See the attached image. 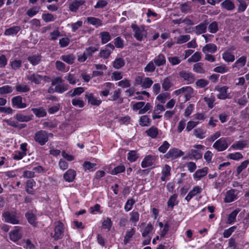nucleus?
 I'll return each mask as SVG.
<instances>
[{
  "instance_id": "64",
  "label": "nucleus",
  "mask_w": 249,
  "mask_h": 249,
  "mask_svg": "<svg viewBox=\"0 0 249 249\" xmlns=\"http://www.w3.org/2000/svg\"><path fill=\"white\" fill-rule=\"evenodd\" d=\"M190 39L189 35H181L177 38L176 43L178 44H181L187 42Z\"/></svg>"
},
{
  "instance_id": "10",
  "label": "nucleus",
  "mask_w": 249,
  "mask_h": 249,
  "mask_svg": "<svg viewBox=\"0 0 249 249\" xmlns=\"http://www.w3.org/2000/svg\"><path fill=\"white\" fill-rule=\"evenodd\" d=\"M179 75L187 84L193 83L195 81L194 75L191 72L186 71H182L179 73Z\"/></svg>"
},
{
  "instance_id": "59",
  "label": "nucleus",
  "mask_w": 249,
  "mask_h": 249,
  "mask_svg": "<svg viewBox=\"0 0 249 249\" xmlns=\"http://www.w3.org/2000/svg\"><path fill=\"white\" fill-rule=\"evenodd\" d=\"M28 61L33 65H37L40 61V57L38 55H33L28 57Z\"/></svg>"
},
{
  "instance_id": "47",
  "label": "nucleus",
  "mask_w": 249,
  "mask_h": 249,
  "mask_svg": "<svg viewBox=\"0 0 249 249\" xmlns=\"http://www.w3.org/2000/svg\"><path fill=\"white\" fill-rule=\"evenodd\" d=\"M147 135L152 139L156 138L159 133L158 129L154 126H152L146 131Z\"/></svg>"
},
{
  "instance_id": "9",
  "label": "nucleus",
  "mask_w": 249,
  "mask_h": 249,
  "mask_svg": "<svg viewBox=\"0 0 249 249\" xmlns=\"http://www.w3.org/2000/svg\"><path fill=\"white\" fill-rule=\"evenodd\" d=\"M235 48H228L222 54V58L225 62L231 63L234 61L235 57L231 51H234Z\"/></svg>"
},
{
  "instance_id": "27",
  "label": "nucleus",
  "mask_w": 249,
  "mask_h": 249,
  "mask_svg": "<svg viewBox=\"0 0 249 249\" xmlns=\"http://www.w3.org/2000/svg\"><path fill=\"white\" fill-rule=\"evenodd\" d=\"M85 3L84 0H76L72 1L69 5V10L71 12H76L80 7Z\"/></svg>"
},
{
  "instance_id": "16",
  "label": "nucleus",
  "mask_w": 249,
  "mask_h": 249,
  "mask_svg": "<svg viewBox=\"0 0 249 249\" xmlns=\"http://www.w3.org/2000/svg\"><path fill=\"white\" fill-rule=\"evenodd\" d=\"M4 220L5 222L13 224L18 223V217L14 213H5L3 214Z\"/></svg>"
},
{
  "instance_id": "29",
  "label": "nucleus",
  "mask_w": 249,
  "mask_h": 249,
  "mask_svg": "<svg viewBox=\"0 0 249 249\" xmlns=\"http://www.w3.org/2000/svg\"><path fill=\"white\" fill-rule=\"evenodd\" d=\"M183 95L185 98V101L189 100L195 95L194 89L190 86L184 87Z\"/></svg>"
},
{
  "instance_id": "49",
  "label": "nucleus",
  "mask_w": 249,
  "mask_h": 249,
  "mask_svg": "<svg viewBox=\"0 0 249 249\" xmlns=\"http://www.w3.org/2000/svg\"><path fill=\"white\" fill-rule=\"evenodd\" d=\"M40 10V7L39 6H34L27 11L26 14L29 17L32 18L38 13Z\"/></svg>"
},
{
  "instance_id": "8",
  "label": "nucleus",
  "mask_w": 249,
  "mask_h": 249,
  "mask_svg": "<svg viewBox=\"0 0 249 249\" xmlns=\"http://www.w3.org/2000/svg\"><path fill=\"white\" fill-rule=\"evenodd\" d=\"M64 231V225L60 221H57L54 223V234L52 237L55 240L60 239L62 237Z\"/></svg>"
},
{
  "instance_id": "44",
  "label": "nucleus",
  "mask_w": 249,
  "mask_h": 249,
  "mask_svg": "<svg viewBox=\"0 0 249 249\" xmlns=\"http://www.w3.org/2000/svg\"><path fill=\"white\" fill-rule=\"evenodd\" d=\"M177 197L178 196L177 194H174L170 196L167 202L168 208H170L172 209L175 206L178 204V201L177 200Z\"/></svg>"
},
{
  "instance_id": "12",
  "label": "nucleus",
  "mask_w": 249,
  "mask_h": 249,
  "mask_svg": "<svg viewBox=\"0 0 249 249\" xmlns=\"http://www.w3.org/2000/svg\"><path fill=\"white\" fill-rule=\"evenodd\" d=\"M238 194V191L235 189H231L228 190L225 195L224 198V202L226 203H231L236 200L237 197V196Z\"/></svg>"
},
{
  "instance_id": "52",
  "label": "nucleus",
  "mask_w": 249,
  "mask_h": 249,
  "mask_svg": "<svg viewBox=\"0 0 249 249\" xmlns=\"http://www.w3.org/2000/svg\"><path fill=\"white\" fill-rule=\"evenodd\" d=\"M193 71L198 73H204L205 72V70L203 68V64L200 62L194 65Z\"/></svg>"
},
{
  "instance_id": "56",
  "label": "nucleus",
  "mask_w": 249,
  "mask_h": 249,
  "mask_svg": "<svg viewBox=\"0 0 249 249\" xmlns=\"http://www.w3.org/2000/svg\"><path fill=\"white\" fill-rule=\"evenodd\" d=\"M14 88L9 85L3 86L0 87V95L10 93L13 92Z\"/></svg>"
},
{
  "instance_id": "36",
  "label": "nucleus",
  "mask_w": 249,
  "mask_h": 249,
  "mask_svg": "<svg viewBox=\"0 0 249 249\" xmlns=\"http://www.w3.org/2000/svg\"><path fill=\"white\" fill-rule=\"evenodd\" d=\"M206 131L202 128L198 127L194 130V136L199 139H202L206 137Z\"/></svg>"
},
{
  "instance_id": "14",
  "label": "nucleus",
  "mask_w": 249,
  "mask_h": 249,
  "mask_svg": "<svg viewBox=\"0 0 249 249\" xmlns=\"http://www.w3.org/2000/svg\"><path fill=\"white\" fill-rule=\"evenodd\" d=\"M182 155H183V152L181 150L177 148H172L164 155V157L168 159H175Z\"/></svg>"
},
{
  "instance_id": "51",
  "label": "nucleus",
  "mask_w": 249,
  "mask_h": 249,
  "mask_svg": "<svg viewBox=\"0 0 249 249\" xmlns=\"http://www.w3.org/2000/svg\"><path fill=\"white\" fill-rule=\"evenodd\" d=\"M25 216L29 223L33 226L36 225V217L34 213L32 212H28L26 213Z\"/></svg>"
},
{
  "instance_id": "25",
  "label": "nucleus",
  "mask_w": 249,
  "mask_h": 249,
  "mask_svg": "<svg viewBox=\"0 0 249 249\" xmlns=\"http://www.w3.org/2000/svg\"><path fill=\"white\" fill-rule=\"evenodd\" d=\"M171 168L170 166L166 164L163 168L161 172V180L163 181H166L169 179V177L171 175L170 173Z\"/></svg>"
},
{
  "instance_id": "48",
  "label": "nucleus",
  "mask_w": 249,
  "mask_h": 249,
  "mask_svg": "<svg viewBox=\"0 0 249 249\" xmlns=\"http://www.w3.org/2000/svg\"><path fill=\"white\" fill-rule=\"evenodd\" d=\"M201 58V53L200 52H196L188 59L189 63L197 62Z\"/></svg>"
},
{
  "instance_id": "31",
  "label": "nucleus",
  "mask_w": 249,
  "mask_h": 249,
  "mask_svg": "<svg viewBox=\"0 0 249 249\" xmlns=\"http://www.w3.org/2000/svg\"><path fill=\"white\" fill-rule=\"evenodd\" d=\"M10 239L16 242L19 240L21 237V234L19 232V230L18 227H16V228L11 231L9 233Z\"/></svg>"
},
{
  "instance_id": "32",
  "label": "nucleus",
  "mask_w": 249,
  "mask_h": 249,
  "mask_svg": "<svg viewBox=\"0 0 249 249\" xmlns=\"http://www.w3.org/2000/svg\"><path fill=\"white\" fill-rule=\"evenodd\" d=\"M129 221L131 222L133 225L135 226L136 225L137 223L139 221L140 219V214L137 212L133 210L129 213Z\"/></svg>"
},
{
  "instance_id": "15",
  "label": "nucleus",
  "mask_w": 249,
  "mask_h": 249,
  "mask_svg": "<svg viewBox=\"0 0 249 249\" xmlns=\"http://www.w3.org/2000/svg\"><path fill=\"white\" fill-rule=\"evenodd\" d=\"M12 104L13 107L18 108H24L27 107L26 104L22 102V97L19 95L12 99Z\"/></svg>"
},
{
  "instance_id": "37",
  "label": "nucleus",
  "mask_w": 249,
  "mask_h": 249,
  "mask_svg": "<svg viewBox=\"0 0 249 249\" xmlns=\"http://www.w3.org/2000/svg\"><path fill=\"white\" fill-rule=\"evenodd\" d=\"M207 27L206 22H202L195 27V32L197 35H200L206 32Z\"/></svg>"
},
{
  "instance_id": "42",
  "label": "nucleus",
  "mask_w": 249,
  "mask_h": 249,
  "mask_svg": "<svg viewBox=\"0 0 249 249\" xmlns=\"http://www.w3.org/2000/svg\"><path fill=\"white\" fill-rule=\"evenodd\" d=\"M14 118L20 122H27L32 119L30 116L23 115L21 113H17Z\"/></svg>"
},
{
  "instance_id": "41",
  "label": "nucleus",
  "mask_w": 249,
  "mask_h": 249,
  "mask_svg": "<svg viewBox=\"0 0 249 249\" xmlns=\"http://www.w3.org/2000/svg\"><path fill=\"white\" fill-rule=\"evenodd\" d=\"M240 212V209L237 208L232 211L229 215L227 219V223L229 224H232L235 222L237 215Z\"/></svg>"
},
{
  "instance_id": "17",
  "label": "nucleus",
  "mask_w": 249,
  "mask_h": 249,
  "mask_svg": "<svg viewBox=\"0 0 249 249\" xmlns=\"http://www.w3.org/2000/svg\"><path fill=\"white\" fill-rule=\"evenodd\" d=\"M203 189L199 186H195L193 189L189 192L188 194L185 197V199L187 201L189 202L190 200L195 196L198 194H200Z\"/></svg>"
},
{
  "instance_id": "50",
  "label": "nucleus",
  "mask_w": 249,
  "mask_h": 249,
  "mask_svg": "<svg viewBox=\"0 0 249 249\" xmlns=\"http://www.w3.org/2000/svg\"><path fill=\"white\" fill-rule=\"evenodd\" d=\"M124 60L122 58H118L113 62V66L116 69H119L124 65Z\"/></svg>"
},
{
  "instance_id": "63",
  "label": "nucleus",
  "mask_w": 249,
  "mask_h": 249,
  "mask_svg": "<svg viewBox=\"0 0 249 249\" xmlns=\"http://www.w3.org/2000/svg\"><path fill=\"white\" fill-rule=\"evenodd\" d=\"M42 19L46 22H49L54 21L56 18L52 14L47 13L42 15Z\"/></svg>"
},
{
  "instance_id": "30",
  "label": "nucleus",
  "mask_w": 249,
  "mask_h": 249,
  "mask_svg": "<svg viewBox=\"0 0 249 249\" xmlns=\"http://www.w3.org/2000/svg\"><path fill=\"white\" fill-rule=\"evenodd\" d=\"M31 110L36 117H44L47 115V112L45 109L42 107L38 108H32Z\"/></svg>"
},
{
  "instance_id": "1",
  "label": "nucleus",
  "mask_w": 249,
  "mask_h": 249,
  "mask_svg": "<svg viewBox=\"0 0 249 249\" xmlns=\"http://www.w3.org/2000/svg\"><path fill=\"white\" fill-rule=\"evenodd\" d=\"M131 27L134 32V36L137 40L141 41L147 37V31L144 26H138L136 24H132Z\"/></svg>"
},
{
  "instance_id": "58",
  "label": "nucleus",
  "mask_w": 249,
  "mask_h": 249,
  "mask_svg": "<svg viewBox=\"0 0 249 249\" xmlns=\"http://www.w3.org/2000/svg\"><path fill=\"white\" fill-rule=\"evenodd\" d=\"M112 225V222L111 219L109 217H107L105 219L102 223V228L104 229H107V231H109Z\"/></svg>"
},
{
  "instance_id": "61",
  "label": "nucleus",
  "mask_w": 249,
  "mask_h": 249,
  "mask_svg": "<svg viewBox=\"0 0 249 249\" xmlns=\"http://www.w3.org/2000/svg\"><path fill=\"white\" fill-rule=\"evenodd\" d=\"M249 164V160H246L242 162L239 166L237 167L236 172L238 175L240 174Z\"/></svg>"
},
{
  "instance_id": "24",
  "label": "nucleus",
  "mask_w": 249,
  "mask_h": 249,
  "mask_svg": "<svg viewBox=\"0 0 249 249\" xmlns=\"http://www.w3.org/2000/svg\"><path fill=\"white\" fill-rule=\"evenodd\" d=\"M155 157L151 155H147L144 157L141 163L142 168H146L153 164V160Z\"/></svg>"
},
{
  "instance_id": "18",
  "label": "nucleus",
  "mask_w": 249,
  "mask_h": 249,
  "mask_svg": "<svg viewBox=\"0 0 249 249\" xmlns=\"http://www.w3.org/2000/svg\"><path fill=\"white\" fill-rule=\"evenodd\" d=\"M85 98L88 99V103L93 106H99L102 100L94 96L93 93H86Z\"/></svg>"
},
{
  "instance_id": "55",
  "label": "nucleus",
  "mask_w": 249,
  "mask_h": 249,
  "mask_svg": "<svg viewBox=\"0 0 249 249\" xmlns=\"http://www.w3.org/2000/svg\"><path fill=\"white\" fill-rule=\"evenodd\" d=\"M87 21L89 24L94 25L96 27L102 25L101 21L99 19L94 17H88L87 18Z\"/></svg>"
},
{
  "instance_id": "23",
  "label": "nucleus",
  "mask_w": 249,
  "mask_h": 249,
  "mask_svg": "<svg viewBox=\"0 0 249 249\" xmlns=\"http://www.w3.org/2000/svg\"><path fill=\"white\" fill-rule=\"evenodd\" d=\"M247 142L246 141H238L234 142L230 147L229 150L243 149L247 145Z\"/></svg>"
},
{
  "instance_id": "26",
  "label": "nucleus",
  "mask_w": 249,
  "mask_h": 249,
  "mask_svg": "<svg viewBox=\"0 0 249 249\" xmlns=\"http://www.w3.org/2000/svg\"><path fill=\"white\" fill-rule=\"evenodd\" d=\"M156 66L160 67L166 64V58L164 54L160 53L156 56L153 60Z\"/></svg>"
},
{
  "instance_id": "34",
  "label": "nucleus",
  "mask_w": 249,
  "mask_h": 249,
  "mask_svg": "<svg viewBox=\"0 0 249 249\" xmlns=\"http://www.w3.org/2000/svg\"><path fill=\"white\" fill-rule=\"evenodd\" d=\"M154 228L151 223H148L142 230L141 231L142 235L143 237L150 236L149 235L152 233Z\"/></svg>"
},
{
  "instance_id": "5",
  "label": "nucleus",
  "mask_w": 249,
  "mask_h": 249,
  "mask_svg": "<svg viewBox=\"0 0 249 249\" xmlns=\"http://www.w3.org/2000/svg\"><path fill=\"white\" fill-rule=\"evenodd\" d=\"M227 139L226 138H221L217 140L213 145V148L218 152H222L225 150L228 147Z\"/></svg>"
},
{
  "instance_id": "19",
  "label": "nucleus",
  "mask_w": 249,
  "mask_h": 249,
  "mask_svg": "<svg viewBox=\"0 0 249 249\" xmlns=\"http://www.w3.org/2000/svg\"><path fill=\"white\" fill-rule=\"evenodd\" d=\"M208 172V168L204 167L202 169H198L193 175L194 179L196 181H198L201 178L205 177Z\"/></svg>"
},
{
  "instance_id": "43",
  "label": "nucleus",
  "mask_w": 249,
  "mask_h": 249,
  "mask_svg": "<svg viewBox=\"0 0 249 249\" xmlns=\"http://www.w3.org/2000/svg\"><path fill=\"white\" fill-rule=\"evenodd\" d=\"M69 89V85L66 83H62L58 84L55 87V91L59 93H63Z\"/></svg>"
},
{
  "instance_id": "7",
  "label": "nucleus",
  "mask_w": 249,
  "mask_h": 249,
  "mask_svg": "<svg viewBox=\"0 0 249 249\" xmlns=\"http://www.w3.org/2000/svg\"><path fill=\"white\" fill-rule=\"evenodd\" d=\"M247 60V57L246 55L241 56L232 64V68L234 69L235 71L241 72L242 69L245 66Z\"/></svg>"
},
{
  "instance_id": "35",
  "label": "nucleus",
  "mask_w": 249,
  "mask_h": 249,
  "mask_svg": "<svg viewBox=\"0 0 249 249\" xmlns=\"http://www.w3.org/2000/svg\"><path fill=\"white\" fill-rule=\"evenodd\" d=\"M60 59L67 64L71 65L73 63L75 57L72 54H68L61 55Z\"/></svg>"
},
{
  "instance_id": "3",
  "label": "nucleus",
  "mask_w": 249,
  "mask_h": 249,
  "mask_svg": "<svg viewBox=\"0 0 249 249\" xmlns=\"http://www.w3.org/2000/svg\"><path fill=\"white\" fill-rule=\"evenodd\" d=\"M204 146L201 144H196L193 146L188 154V156L190 159H199L202 157V153L201 151Z\"/></svg>"
},
{
  "instance_id": "39",
  "label": "nucleus",
  "mask_w": 249,
  "mask_h": 249,
  "mask_svg": "<svg viewBox=\"0 0 249 249\" xmlns=\"http://www.w3.org/2000/svg\"><path fill=\"white\" fill-rule=\"evenodd\" d=\"M223 8L228 11H232L235 8V5L233 2L231 0H225L221 4Z\"/></svg>"
},
{
  "instance_id": "53",
  "label": "nucleus",
  "mask_w": 249,
  "mask_h": 249,
  "mask_svg": "<svg viewBox=\"0 0 249 249\" xmlns=\"http://www.w3.org/2000/svg\"><path fill=\"white\" fill-rule=\"evenodd\" d=\"M227 158L229 159L239 160L243 158L242 154L238 152L229 154Z\"/></svg>"
},
{
  "instance_id": "45",
  "label": "nucleus",
  "mask_w": 249,
  "mask_h": 249,
  "mask_svg": "<svg viewBox=\"0 0 249 249\" xmlns=\"http://www.w3.org/2000/svg\"><path fill=\"white\" fill-rule=\"evenodd\" d=\"M96 164L94 163L90 162L89 161H86L83 164V167L85 171L88 170L89 172L94 171L96 167Z\"/></svg>"
},
{
  "instance_id": "38",
  "label": "nucleus",
  "mask_w": 249,
  "mask_h": 249,
  "mask_svg": "<svg viewBox=\"0 0 249 249\" xmlns=\"http://www.w3.org/2000/svg\"><path fill=\"white\" fill-rule=\"evenodd\" d=\"M64 79L66 80L70 84L74 85L76 84L79 80L73 74L68 73L64 76Z\"/></svg>"
},
{
  "instance_id": "21",
  "label": "nucleus",
  "mask_w": 249,
  "mask_h": 249,
  "mask_svg": "<svg viewBox=\"0 0 249 249\" xmlns=\"http://www.w3.org/2000/svg\"><path fill=\"white\" fill-rule=\"evenodd\" d=\"M202 52L204 53H214L218 50L217 46L213 43L207 44L202 48Z\"/></svg>"
},
{
  "instance_id": "33",
  "label": "nucleus",
  "mask_w": 249,
  "mask_h": 249,
  "mask_svg": "<svg viewBox=\"0 0 249 249\" xmlns=\"http://www.w3.org/2000/svg\"><path fill=\"white\" fill-rule=\"evenodd\" d=\"M21 28L19 26L11 27L5 30L4 35L5 36H15L20 30Z\"/></svg>"
},
{
  "instance_id": "40",
  "label": "nucleus",
  "mask_w": 249,
  "mask_h": 249,
  "mask_svg": "<svg viewBox=\"0 0 249 249\" xmlns=\"http://www.w3.org/2000/svg\"><path fill=\"white\" fill-rule=\"evenodd\" d=\"M85 91L84 88L83 87H77L73 89L72 90H70L68 93V94L71 97H74L76 95H79L82 93H83Z\"/></svg>"
},
{
  "instance_id": "22",
  "label": "nucleus",
  "mask_w": 249,
  "mask_h": 249,
  "mask_svg": "<svg viewBox=\"0 0 249 249\" xmlns=\"http://www.w3.org/2000/svg\"><path fill=\"white\" fill-rule=\"evenodd\" d=\"M76 171L73 169H69L64 175L63 178L66 181L72 182L76 177Z\"/></svg>"
},
{
  "instance_id": "57",
  "label": "nucleus",
  "mask_w": 249,
  "mask_h": 249,
  "mask_svg": "<svg viewBox=\"0 0 249 249\" xmlns=\"http://www.w3.org/2000/svg\"><path fill=\"white\" fill-rule=\"evenodd\" d=\"M16 89L18 92H27L30 90L29 87L26 84H18L16 86Z\"/></svg>"
},
{
  "instance_id": "13",
  "label": "nucleus",
  "mask_w": 249,
  "mask_h": 249,
  "mask_svg": "<svg viewBox=\"0 0 249 249\" xmlns=\"http://www.w3.org/2000/svg\"><path fill=\"white\" fill-rule=\"evenodd\" d=\"M114 48L115 47L113 44L108 43L105 46L104 49L101 50L99 53L100 56L103 58H107L114 50Z\"/></svg>"
},
{
  "instance_id": "20",
  "label": "nucleus",
  "mask_w": 249,
  "mask_h": 249,
  "mask_svg": "<svg viewBox=\"0 0 249 249\" xmlns=\"http://www.w3.org/2000/svg\"><path fill=\"white\" fill-rule=\"evenodd\" d=\"M114 88V85L110 82H107L102 85V89H104L102 91L100 92V95L101 96L107 97L110 92L111 89Z\"/></svg>"
},
{
  "instance_id": "62",
  "label": "nucleus",
  "mask_w": 249,
  "mask_h": 249,
  "mask_svg": "<svg viewBox=\"0 0 249 249\" xmlns=\"http://www.w3.org/2000/svg\"><path fill=\"white\" fill-rule=\"evenodd\" d=\"M208 30L211 33H216L218 30L217 22L216 21H213L208 26Z\"/></svg>"
},
{
  "instance_id": "2",
  "label": "nucleus",
  "mask_w": 249,
  "mask_h": 249,
  "mask_svg": "<svg viewBox=\"0 0 249 249\" xmlns=\"http://www.w3.org/2000/svg\"><path fill=\"white\" fill-rule=\"evenodd\" d=\"M134 111L139 110V114H143L152 109V106L150 103H145L144 102H138L134 104L132 106Z\"/></svg>"
},
{
  "instance_id": "11",
  "label": "nucleus",
  "mask_w": 249,
  "mask_h": 249,
  "mask_svg": "<svg viewBox=\"0 0 249 249\" xmlns=\"http://www.w3.org/2000/svg\"><path fill=\"white\" fill-rule=\"evenodd\" d=\"M228 87L223 86L222 87H216L215 90L219 93L217 95V97L219 99L225 100L230 98V93H228Z\"/></svg>"
},
{
  "instance_id": "6",
  "label": "nucleus",
  "mask_w": 249,
  "mask_h": 249,
  "mask_svg": "<svg viewBox=\"0 0 249 249\" xmlns=\"http://www.w3.org/2000/svg\"><path fill=\"white\" fill-rule=\"evenodd\" d=\"M49 134L45 131L40 130L36 132L35 135V140L41 145H43L48 141Z\"/></svg>"
},
{
  "instance_id": "54",
  "label": "nucleus",
  "mask_w": 249,
  "mask_h": 249,
  "mask_svg": "<svg viewBox=\"0 0 249 249\" xmlns=\"http://www.w3.org/2000/svg\"><path fill=\"white\" fill-rule=\"evenodd\" d=\"M172 86L173 84L170 77H166L163 80L162 88L164 90H168Z\"/></svg>"
},
{
  "instance_id": "28",
  "label": "nucleus",
  "mask_w": 249,
  "mask_h": 249,
  "mask_svg": "<svg viewBox=\"0 0 249 249\" xmlns=\"http://www.w3.org/2000/svg\"><path fill=\"white\" fill-rule=\"evenodd\" d=\"M135 229L134 228H131L130 229L127 230L126 231L124 239V244L126 245L128 243H129L131 240L135 233Z\"/></svg>"
},
{
  "instance_id": "60",
  "label": "nucleus",
  "mask_w": 249,
  "mask_h": 249,
  "mask_svg": "<svg viewBox=\"0 0 249 249\" xmlns=\"http://www.w3.org/2000/svg\"><path fill=\"white\" fill-rule=\"evenodd\" d=\"M229 68L225 64H222L220 66L216 67L213 69V71L215 72L224 73L228 72Z\"/></svg>"
},
{
  "instance_id": "46",
  "label": "nucleus",
  "mask_w": 249,
  "mask_h": 249,
  "mask_svg": "<svg viewBox=\"0 0 249 249\" xmlns=\"http://www.w3.org/2000/svg\"><path fill=\"white\" fill-rule=\"evenodd\" d=\"M100 37L101 39V43L103 44L107 43L111 39V36L107 32H102L100 33Z\"/></svg>"
},
{
  "instance_id": "4",
  "label": "nucleus",
  "mask_w": 249,
  "mask_h": 249,
  "mask_svg": "<svg viewBox=\"0 0 249 249\" xmlns=\"http://www.w3.org/2000/svg\"><path fill=\"white\" fill-rule=\"evenodd\" d=\"M26 78L27 80L36 84H39L42 81H47L49 79L46 76H42L38 73H31L30 72H28L26 74Z\"/></svg>"
}]
</instances>
